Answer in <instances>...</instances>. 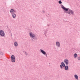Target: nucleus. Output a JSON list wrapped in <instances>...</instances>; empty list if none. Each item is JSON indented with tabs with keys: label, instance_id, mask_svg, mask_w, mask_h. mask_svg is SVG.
Instances as JSON below:
<instances>
[{
	"label": "nucleus",
	"instance_id": "nucleus-1",
	"mask_svg": "<svg viewBox=\"0 0 80 80\" xmlns=\"http://www.w3.org/2000/svg\"><path fill=\"white\" fill-rule=\"evenodd\" d=\"M61 7L63 10L64 13H68L69 15H70L71 13L72 15H73V14H74L73 11L72 10H71L70 8H65L62 5H61Z\"/></svg>",
	"mask_w": 80,
	"mask_h": 80
},
{
	"label": "nucleus",
	"instance_id": "nucleus-2",
	"mask_svg": "<svg viewBox=\"0 0 80 80\" xmlns=\"http://www.w3.org/2000/svg\"><path fill=\"white\" fill-rule=\"evenodd\" d=\"M29 36L31 38H32V40L33 42H34L36 40H37V38L36 37L35 34H33L32 32L29 33Z\"/></svg>",
	"mask_w": 80,
	"mask_h": 80
},
{
	"label": "nucleus",
	"instance_id": "nucleus-3",
	"mask_svg": "<svg viewBox=\"0 0 80 80\" xmlns=\"http://www.w3.org/2000/svg\"><path fill=\"white\" fill-rule=\"evenodd\" d=\"M40 52L43 55H45L46 57H47V53L45 51L42 50V49H40Z\"/></svg>",
	"mask_w": 80,
	"mask_h": 80
},
{
	"label": "nucleus",
	"instance_id": "nucleus-4",
	"mask_svg": "<svg viewBox=\"0 0 80 80\" xmlns=\"http://www.w3.org/2000/svg\"><path fill=\"white\" fill-rule=\"evenodd\" d=\"M11 61H12V62H15V58L14 55L11 56Z\"/></svg>",
	"mask_w": 80,
	"mask_h": 80
},
{
	"label": "nucleus",
	"instance_id": "nucleus-5",
	"mask_svg": "<svg viewBox=\"0 0 80 80\" xmlns=\"http://www.w3.org/2000/svg\"><path fill=\"white\" fill-rule=\"evenodd\" d=\"M0 35H1V37H4V36H5V32L2 30H1L0 31Z\"/></svg>",
	"mask_w": 80,
	"mask_h": 80
},
{
	"label": "nucleus",
	"instance_id": "nucleus-6",
	"mask_svg": "<svg viewBox=\"0 0 80 80\" xmlns=\"http://www.w3.org/2000/svg\"><path fill=\"white\" fill-rule=\"evenodd\" d=\"M65 67V63L63 62H61V65H60V67L61 68V69H62L63 68V67Z\"/></svg>",
	"mask_w": 80,
	"mask_h": 80
},
{
	"label": "nucleus",
	"instance_id": "nucleus-7",
	"mask_svg": "<svg viewBox=\"0 0 80 80\" xmlns=\"http://www.w3.org/2000/svg\"><path fill=\"white\" fill-rule=\"evenodd\" d=\"M64 62L66 63V65H68V59H65Z\"/></svg>",
	"mask_w": 80,
	"mask_h": 80
},
{
	"label": "nucleus",
	"instance_id": "nucleus-8",
	"mask_svg": "<svg viewBox=\"0 0 80 80\" xmlns=\"http://www.w3.org/2000/svg\"><path fill=\"white\" fill-rule=\"evenodd\" d=\"M56 45L58 47H60V43L58 42H56Z\"/></svg>",
	"mask_w": 80,
	"mask_h": 80
},
{
	"label": "nucleus",
	"instance_id": "nucleus-9",
	"mask_svg": "<svg viewBox=\"0 0 80 80\" xmlns=\"http://www.w3.org/2000/svg\"><path fill=\"white\" fill-rule=\"evenodd\" d=\"M15 10L13 9H11L10 10V12L11 14H12L15 13Z\"/></svg>",
	"mask_w": 80,
	"mask_h": 80
},
{
	"label": "nucleus",
	"instance_id": "nucleus-10",
	"mask_svg": "<svg viewBox=\"0 0 80 80\" xmlns=\"http://www.w3.org/2000/svg\"><path fill=\"white\" fill-rule=\"evenodd\" d=\"M12 16L13 18H16V14L15 13L12 14Z\"/></svg>",
	"mask_w": 80,
	"mask_h": 80
},
{
	"label": "nucleus",
	"instance_id": "nucleus-11",
	"mask_svg": "<svg viewBox=\"0 0 80 80\" xmlns=\"http://www.w3.org/2000/svg\"><path fill=\"white\" fill-rule=\"evenodd\" d=\"M64 69L65 70H68V66L67 65L64 66Z\"/></svg>",
	"mask_w": 80,
	"mask_h": 80
},
{
	"label": "nucleus",
	"instance_id": "nucleus-12",
	"mask_svg": "<svg viewBox=\"0 0 80 80\" xmlns=\"http://www.w3.org/2000/svg\"><path fill=\"white\" fill-rule=\"evenodd\" d=\"M74 77L76 80H78V77L77 74L74 75Z\"/></svg>",
	"mask_w": 80,
	"mask_h": 80
},
{
	"label": "nucleus",
	"instance_id": "nucleus-13",
	"mask_svg": "<svg viewBox=\"0 0 80 80\" xmlns=\"http://www.w3.org/2000/svg\"><path fill=\"white\" fill-rule=\"evenodd\" d=\"M14 45L15 46V47H17V46H18V43H17V42H15L14 43Z\"/></svg>",
	"mask_w": 80,
	"mask_h": 80
},
{
	"label": "nucleus",
	"instance_id": "nucleus-14",
	"mask_svg": "<svg viewBox=\"0 0 80 80\" xmlns=\"http://www.w3.org/2000/svg\"><path fill=\"white\" fill-rule=\"evenodd\" d=\"M74 58H76L77 57V53H75L74 54Z\"/></svg>",
	"mask_w": 80,
	"mask_h": 80
},
{
	"label": "nucleus",
	"instance_id": "nucleus-15",
	"mask_svg": "<svg viewBox=\"0 0 80 80\" xmlns=\"http://www.w3.org/2000/svg\"><path fill=\"white\" fill-rule=\"evenodd\" d=\"M47 32L45 31L44 34H45V35L46 36V37H47V35H47Z\"/></svg>",
	"mask_w": 80,
	"mask_h": 80
},
{
	"label": "nucleus",
	"instance_id": "nucleus-16",
	"mask_svg": "<svg viewBox=\"0 0 80 80\" xmlns=\"http://www.w3.org/2000/svg\"><path fill=\"white\" fill-rule=\"evenodd\" d=\"M58 2L59 4H62V2L61 0L59 1Z\"/></svg>",
	"mask_w": 80,
	"mask_h": 80
},
{
	"label": "nucleus",
	"instance_id": "nucleus-17",
	"mask_svg": "<svg viewBox=\"0 0 80 80\" xmlns=\"http://www.w3.org/2000/svg\"><path fill=\"white\" fill-rule=\"evenodd\" d=\"M0 55H3V53H2V52H0Z\"/></svg>",
	"mask_w": 80,
	"mask_h": 80
},
{
	"label": "nucleus",
	"instance_id": "nucleus-18",
	"mask_svg": "<svg viewBox=\"0 0 80 80\" xmlns=\"http://www.w3.org/2000/svg\"><path fill=\"white\" fill-rule=\"evenodd\" d=\"M25 54L26 56L28 55V53L27 52H25Z\"/></svg>",
	"mask_w": 80,
	"mask_h": 80
},
{
	"label": "nucleus",
	"instance_id": "nucleus-19",
	"mask_svg": "<svg viewBox=\"0 0 80 80\" xmlns=\"http://www.w3.org/2000/svg\"><path fill=\"white\" fill-rule=\"evenodd\" d=\"M78 60H80V57H78Z\"/></svg>",
	"mask_w": 80,
	"mask_h": 80
},
{
	"label": "nucleus",
	"instance_id": "nucleus-20",
	"mask_svg": "<svg viewBox=\"0 0 80 80\" xmlns=\"http://www.w3.org/2000/svg\"><path fill=\"white\" fill-rule=\"evenodd\" d=\"M42 12L44 13H45V11H44V10H43Z\"/></svg>",
	"mask_w": 80,
	"mask_h": 80
},
{
	"label": "nucleus",
	"instance_id": "nucleus-21",
	"mask_svg": "<svg viewBox=\"0 0 80 80\" xmlns=\"http://www.w3.org/2000/svg\"><path fill=\"white\" fill-rule=\"evenodd\" d=\"M23 52L24 53H25V52H25V51H23Z\"/></svg>",
	"mask_w": 80,
	"mask_h": 80
},
{
	"label": "nucleus",
	"instance_id": "nucleus-22",
	"mask_svg": "<svg viewBox=\"0 0 80 80\" xmlns=\"http://www.w3.org/2000/svg\"><path fill=\"white\" fill-rule=\"evenodd\" d=\"M48 27H50V25L48 24Z\"/></svg>",
	"mask_w": 80,
	"mask_h": 80
},
{
	"label": "nucleus",
	"instance_id": "nucleus-23",
	"mask_svg": "<svg viewBox=\"0 0 80 80\" xmlns=\"http://www.w3.org/2000/svg\"><path fill=\"white\" fill-rule=\"evenodd\" d=\"M11 35L12 37V33H11Z\"/></svg>",
	"mask_w": 80,
	"mask_h": 80
},
{
	"label": "nucleus",
	"instance_id": "nucleus-24",
	"mask_svg": "<svg viewBox=\"0 0 80 80\" xmlns=\"http://www.w3.org/2000/svg\"><path fill=\"white\" fill-rule=\"evenodd\" d=\"M15 13H16V11H15Z\"/></svg>",
	"mask_w": 80,
	"mask_h": 80
},
{
	"label": "nucleus",
	"instance_id": "nucleus-25",
	"mask_svg": "<svg viewBox=\"0 0 80 80\" xmlns=\"http://www.w3.org/2000/svg\"><path fill=\"white\" fill-rule=\"evenodd\" d=\"M44 79H45V78H44Z\"/></svg>",
	"mask_w": 80,
	"mask_h": 80
}]
</instances>
